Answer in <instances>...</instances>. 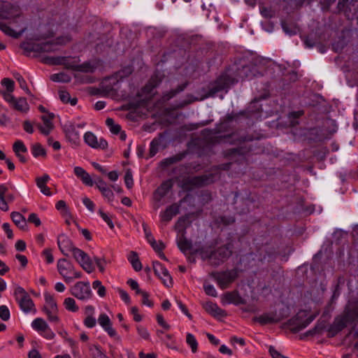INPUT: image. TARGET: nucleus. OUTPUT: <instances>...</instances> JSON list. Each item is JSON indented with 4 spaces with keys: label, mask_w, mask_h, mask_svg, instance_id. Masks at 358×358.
<instances>
[{
    "label": "nucleus",
    "mask_w": 358,
    "mask_h": 358,
    "mask_svg": "<svg viewBox=\"0 0 358 358\" xmlns=\"http://www.w3.org/2000/svg\"><path fill=\"white\" fill-rule=\"evenodd\" d=\"M161 83V80L157 76H152L148 84L143 89V92L146 94L152 93V90L157 87Z\"/></svg>",
    "instance_id": "35"
},
{
    "label": "nucleus",
    "mask_w": 358,
    "mask_h": 358,
    "mask_svg": "<svg viewBox=\"0 0 358 358\" xmlns=\"http://www.w3.org/2000/svg\"><path fill=\"white\" fill-rule=\"evenodd\" d=\"M172 180H167L164 181L160 186L155 190L154 193V197L157 201H160L164 196H165L169 190L173 187Z\"/></svg>",
    "instance_id": "20"
},
{
    "label": "nucleus",
    "mask_w": 358,
    "mask_h": 358,
    "mask_svg": "<svg viewBox=\"0 0 358 358\" xmlns=\"http://www.w3.org/2000/svg\"><path fill=\"white\" fill-rule=\"evenodd\" d=\"M21 15L20 8L8 1H2L0 5V17L11 20L19 17Z\"/></svg>",
    "instance_id": "8"
},
{
    "label": "nucleus",
    "mask_w": 358,
    "mask_h": 358,
    "mask_svg": "<svg viewBox=\"0 0 358 358\" xmlns=\"http://www.w3.org/2000/svg\"><path fill=\"white\" fill-rule=\"evenodd\" d=\"M350 30L348 29H343L341 31L340 39L333 44L334 49L336 52L341 50L346 45L348 42L347 38L350 37Z\"/></svg>",
    "instance_id": "26"
},
{
    "label": "nucleus",
    "mask_w": 358,
    "mask_h": 358,
    "mask_svg": "<svg viewBox=\"0 0 358 358\" xmlns=\"http://www.w3.org/2000/svg\"><path fill=\"white\" fill-rule=\"evenodd\" d=\"M133 71V69L130 66H127L120 70L117 72V77L122 79L123 78H126L131 74Z\"/></svg>",
    "instance_id": "54"
},
{
    "label": "nucleus",
    "mask_w": 358,
    "mask_h": 358,
    "mask_svg": "<svg viewBox=\"0 0 358 358\" xmlns=\"http://www.w3.org/2000/svg\"><path fill=\"white\" fill-rule=\"evenodd\" d=\"M227 137L229 138H232V141L231 142V143L238 144V145H241V144L246 143V142L252 141L253 140L252 136H249V135H241V136H237L236 135L233 134V135L228 136Z\"/></svg>",
    "instance_id": "40"
},
{
    "label": "nucleus",
    "mask_w": 358,
    "mask_h": 358,
    "mask_svg": "<svg viewBox=\"0 0 358 358\" xmlns=\"http://www.w3.org/2000/svg\"><path fill=\"white\" fill-rule=\"evenodd\" d=\"M98 322L110 336L114 337L116 336V331L112 327L110 320L106 314H101L98 318Z\"/></svg>",
    "instance_id": "21"
},
{
    "label": "nucleus",
    "mask_w": 358,
    "mask_h": 358,
    "mask_svg": "<svg viewBox=\"0 0 358 358\" xmlns=\"http://www.w3.org/2000/svg\"><path fill=\"white\" fill-rule=\"evenodd\" d=\"M51 80L54 82L69 83L71 77L65 73H55L50 76Z\"/></svg>",
    "instance_id": "44"
},
{
    "label": "nucleus",
    "mask_w": 358,
    "mask_h": 358,
    "mask_svg": "<svg viewBox=\"0 0 358 358\" xmlns=\"http://www.w3.org/2000/svg\"><path fill=\"white\" fill-rule=\"evenodd\" d=\"M102 195L106 197L109 202H112L114 198V194L111 189L108 187H106L105 189L101 191Z\"/></svg>",
    "instance_id": "63"
},
{
    "label": "nucleus",
    "mask_w": 358,
    "mask_h": 358,
    "mask_svg": "<svg viewBox=\"0 0 358 358\" xmlns=\"http://www.w3.org/2000/svg\"><path fill=\"white\" fill-rule=\"evenodd\" d=\"M49 180L50 177L48 174H44L42 177L36 178L38 187L41 189V192L46 196H50L52 194L50 188L46 185Z\"/></svg>",
    "instance_id": "25"
},
{
    "label": "nucleus",
    "mask_w": 358,
    "mask_h": 358,
    "mask_svg": "<svg viewBox=\"0 0 358 358\" xmlns=\"http://www.w3.org/2000/svg\"><path fill=\"white\" fill-rule=\"evenodd\" d=\"M274 315L275 316V319H278V322L282 321V320L287 318L289 315V309L288 307H282L279 310V311H274Z\"/></svg>",
    "instance_id": "47"
},
{
    "label": "nucleus",
    "mask_w": 358,
    "mask_h": 358,
    "mask_svg": "<svg viewBox=\"0 0 358 358\" xmlns=\"http://www.w3.org/2000/svg\"><path fill=\"white\" fill-rule=\"evenodd\" d=\"M0 29L6 35L12 36L15 38H17L21 35V33L15 32L9 26L3 22H0Z\"/></svg>",
    "instance_id": "46"
},
{
    "label": "nucleus",
    "mask_w": 358,
    "mask_h": 358,
    "mask_svg": "<svg viewBox=\"0 0 358 358\" xmlns=\"http://www.w3.org/2000/svg\"><path fill=\"white\" fill-rule=\"evenodd\" d=\"M262 63V59L260 58H253L248 64L243 65L241 69H237V76L241 79H252L258 76H262L264 70Z\"/></svg>",
    "instance_id": "2"
},
{
    "label": "nucleus",
    "mask_w": 358,
    "mask_h": 358,
    "mask_svg": "<svg viewBox=\"0 0 358 358\" xmlns=\"http://www.w3.org/2000/svg\"><path fill=\"white\" fill-rule=\"evenodd\" d=\"M17 302L22 310L24 313L36 312L35 305L29 296L20 298Z\"/></svg>",
    "instance_id": "28"
},
{
    "label": "nucleus",
    "mask_w": 358,
    "mask_h": 358,
    "mask_svg": "<svg viewBox=\"0 0 358 358\" xmlns=\"http://www.w3.org/2000/svg\"><path fill=\"white\" fill-rule=\"evenodd\" d=\"M92 287L94 289H97V293L101 297H103L106 296V287L102 285L101 282L99 280H95L92 283Z\"/></svg>",
    "instance_id": "52"
},
{
    "label": "nucleus",
    "mask_w": 358,
    "mask_h": 358,
    "mask_svg": "<svg viewBox=\"0 0 358 358\" xmlns=\"http://www.w3.org/2000/svg\"><path fill=\"white\" fill-rule=\"evenodd\" d=\"M128 259L136 271H139L142 269V264L140 262L138 254L136 252L131 251L129 254Z\"/></svg>",
    "instance_id": "38"
},
{
    "label": "nucleus",
    "mask_w": 358,
    "mask_h": 358,
    "mask_svg": "<svg viewBox=\"0 0 358 358\" xmlns=\"http://www.w3.org/2000/svg\"><path fill=\"white\" fill-rule=\"evenodd\" d=\"M14 296L16 301H18L20 298H24L29 295L23 287L17 286L14 290Z\"/></svg>",
    "instance_id": "53"
},
{
    "label": "nucleus",
    "mask_w": 358,
    "mask_h": 358,
    "mask_svg": "<svg viewBox=\"0 0 358 358\" xmlns=\"http://www.w3.org/2000/svg\"><path fill=\"white\" fill-rule=\"evenodd\" d=\"M233 244L226 243L213 250L211 247L203 246L194 250V253H199L203 261L213 266L217 267L225 262L233 253Z\"/></svg>",
    "instance_id": "1"
},
{
    "label": "nucleus",
    "mask_w": 358,
    "mask_h": 358,
    "mask_svg": "<svg viewBox=\"0 0 358 358\" xmlns=\"http://www.w3.org/2000/svg\"><path fill=\"white\" fill-rule=\"evenodd\" d=\"M150 243L152 248L157 252H161L165 248V245L162 241H159L158 243L155 240L154 238H152L150 240Z\"/></svg>",
    "instance_id": "56"
},
{
    "label": "nucleus",
    "mask_w": 358,
    "mask_h": 358,
    "mask_svg": "<svg viewBox=\"0 0 358 358\" xmlns=\"http://www.w3.org/2000/svg\"><path fill=\"white\" fill-rule=\"evenodd\" d=\"M20 48L24 51V55L29 56L32 52H43L51 51V43L47 42L41 44L31 43L29 42H23L20 45Z\"/></svg>",
    "instance_id": "10"
},
{
    "label": "nucleus",
    "mask_w": 358,
    "mask_h": 358,
    "mask_svg": "<svg viewBox=\"0 0 358 358\" xmlns=\"http://www.w3.org/2000/svg\"><path fill=\"white\" fill-rule=\"evenodd\" d=\"M106 124L108 127L110 131L113 134H117L121 131V127L118 124H115L114 120L110 117H108L106 120Z\"/></svg>",
    "instance_id": "45"
},
{
    "label": "nucleus",
    "mask_w": 358,
    "mask_h": 358,
    "mask_svg": "<svg viewBox=\"0 0 358 358\" xmlns=\"http://www.w3.org/2000/svg\"><path fill=\"white\" fill-rule=\"evenodd\" d=\"M260 13L265 18H271L274 16L275 12L271 8L265 6L260 8Z\"/></svg>",
    "instance_id": "57"
},
{
    "label": "nucleus",
    "mask_w": 358,
    "mask_h": 358,
    "mask_svg": "<svg viewBox=\"0 0 358 358\" xmlns=\"http://www.w3.org/2000/svg\"><path fill=\"white\" fill-rule=\"evenodd\" d=\"M73 296L80 300H86L91 297L92 292L89 282H78L71 289Z\"/></svg>",
    "instance_id": "9"
},
{
    "label": "nucleus",
    "mask_w": 358,
    "mask_h": 358,
    "mask_svg": "<svg viewBox=\"0 0 358 358\" xmlns=\"http://www.w3.org/2000/svg\"><path fill=\"white\" fill-rule=\"evenodd\" d=\"M189 216V215H185V216L179 217L175 225L176 229L179 231H185V229L191 224Z\"/></svg>",
    "instance_id": "36"
},
{
    "label": "nucleus",
    "mask_w": 358,
    "mask_h": 358,
    "mask_svg": "<svg viewBox=\"0 0 358 358\" xmlns=\"http://www.w3.org/2000/svg\"><path fill=\"white\" fill-rule=\"evenodd\" d=\"M164 134H159L157 138H155L150 143L149 155L150 157H154L158 152L159 147L161 145L162 140L164 138Z\"/></svg>",
    "instance_id": "31"
},
{
    "label": "nucleus",
    "mask_w": 358,
    "mask_h": 358,
    "mask_svg": "<svg viewBox=\"0 0 358 358\" xmlns=\"http://www.w3.org/2000/svg\"><path fill=\"white\" fill-rule=\"evenodd\" d=\"M43 310L47 314L48 320L50 322H59V317L57 316L56 313H53L52 310L48 309V306H43Z\"/></svg>",
    "instance_id": "61"
},
{
    "label": "nucleus",
    "mask_w": 358,
    "mask_h": 358,
    "mask_svg": "<svg viewBox=\"0 0 358 358\" xmlns=\"http://www.w3.org/2000/svg\"><path fill=\"white\" fill-rule=\"evenodd\" d=\"M224 299L229 303L235 305L244 304L245 300L237 292H227L224 295Z\"/></svg>",
    "instance_id": "30"
},
{
    "label": "nucleus",
    "mask_w": 358,
    "mask_h": 358,
    "mask_svg": "<svg viewBox=\"0 0 358 358\" xmlns=\"http://www.w3.org/2000/svg\"><path fill=\"white\" fill-rule=\"evenodd\" d=\"M10 217L15 224L22 230H26L27 227V220L25 217L18 212H13Z\"/></svg>",
    "instance_id": "29"
},
{
    "label": "nucleus",
    "mask_w": 358,
    "mask_h": 358,
    "mask_svg": "<svg viewBox=\"0 0 358 358\" xmlns=\"http://www.w3.org/2000/svg\"><path fill=\"white\" fill-rule=\"evenodd\" d=\"M180 203H174L166 208L161 214V220L162 222H169L173 216L180 213Z\"/></svg>",
    "instance_id": "18"
},
{
    "label": "nucleus",
    "mask_w": 358,
    "mask_h": 358,
    "mask_svg": "<svg viewBox=\"0 0 358 358\" xmlns=\"http://www.w3.org/2000/svg\"><path fill=\"white\" fill-rule=\"evenodd\" d=\"M13 150L15 153H26L27 152V148L24 145V143L20 140L16 141L13 145Z\"/></svg>",
    "instance_id": "51"
},
{
    "label": "nucleus",
    "mask_w": 358,
    "mask_h": 358,
    "mask_svg": "<svg viewBox=\"0 0 358 358\" xmlns=\"http://www.w3.org/2000/svg\"><path fill=\"white\" fill-rule=\"evenodd\" d=\"M350 322H348L345 316L343 315V316L341 318H337L333 325L331 327L330 330L334 331L335 333H338L341 331H342L345 327H346L348 324H350Z\"/></svg>",
    "instance_id": "32"
},
{
    "label": "nucleus",
    "mask_w": 358,
    "mask_h": 358,
    "mask_svg": "<svg viewBox=\"0 0 358 358\" xmlns=\"http://www.w3.org/2000/svg\"><path fill=\"white\" fill-rule=\"evenodd\" d=\"M45 300L46 303V306H48V309L51 310L53 313H57V303L55 301L53 296L50 294H45Z\"/></svg>",
    "instance_id": "43"
},
{
    "label": "nucleus",
    "mask_w": 358,
    "mask_h": 358,
    "mask_svg": "<svg viewBox=\"0 0 358 358\" xmlns=\"http://www.w3.org/2000/svg\"><path fill=\"white\" fill-rule=\"evenodd\" d=\"M252 150L250 145H241L238 148L226 150L223 152V156L228 159L236 160V157L244 156Z\"/></svg>",
    "instance_id": "12"
},
{
    "label": "nucleus",
    "mask_w": 358,
    "mask_h": 358,
    "mask_svg": "<svg viewBox=\"0 0 358 358\" xmlns=\"http://www.w3.org/2000/svg\"><path fill=\"white\" fill-rule=\"evenodd\" d=\"M229 84V78L227 76H222L217 79L213 86L208 91V96H214L217 92H220L227 87Z\"/></svg>",
    "instance_id": "15"
},
{
    "label": "nucleus",
    "mask_w": 358,
    "mask_h": 358,
    "mask_svg": "<svg viewBox=\"0 0 358 358\" xmlns=\"http://www.w3.org/2000/svg\"><path fill=\"white\" fill-rule=\"evenodd\" d=\"M187 85V83L179 85L176 89L171 90V91L165 93L163 96V99L165 101H169L175 96L177 94L182 92L186 88Z\"/></svg>",
    "instance_id": "39"
},
{
    "label": "nucleus",
    "mask_w": 358,
    "mask_h": 358,
    "mask_svg": "<svg viewBox=\"0 0 358 358\" xmlns=\"http://www.w3.org/2000/svg\"><path fill=\"white\" fill-rule=\"evenodd\" d=\"M252 321L254 322H259L261 325L278 323V319H275L273 312L266 313L259 316L254 317Z\"/></svg>",
    "instance_id": "22"
},
{
    "label": "nucleus",
    "mask_w": 358,
    "mask_h": 358,
    "mask_svg": "<svg viewBox=\"0 0 358 358\" xmlns=\"http://www.w3.org/2000/svg\"><path fill=\"white\" fill-rule=\"evenodd\" d=\"M178 246L179 249L183 252L186 253L187 251L189 250L192 247V243L191 241H189L185 236L182 234L181 237L178 240Z\"/></svg>",
    "instance_id": "37"
},
{
    "label": "nucleus",
    "mask_w": 358,
    "mask_h": 358,
    "mask_svg": "<svg viewBox=\"0 0 358 358\" xmlns=\"http://www.w3.org/2000/svg\"><path fill=\"white\" fill-rule=\"evenodd\" d=\"M314 316H307L305 311H299L294 317L289 319L285 325L287 326L292 333H297L305 329L314 320Z\"/></svg>",
    "instance_id": "4"
},
{
    "label": "nucleus",
    "mask_w": 358,
    "mask_h": 358,
    "mask_svg": "<svg viewBox=\"0 0 358 358\" xmlns=\"http://www.w3.org/2000/svg\"><path fill=\"white\" fill-rule=\"evenodd\" d=\"M324 329V327L322 326V325H315L314 328L307 331L305 334H304V336H315L316 334H321L322 330Z\"/></svg>",
    "instance_id": "59"
},
{
    "label": "nucleus",
    "mask_w": 358,
    "mask_h": 358,
    "mask_svg": "<svg viewBox=\"0 0 358 358\" xmlns=\"http://www.w3.org/2000/svg\"><path fill=\"white\" fill-rule=\"evenodd\" d=\"M237 116V114L235 113L227 114L224 119L215 127L216 132L222 133L227 131L229 128V123L236 119Z\"/></svg>",
    "instance_id": "27"
},
{
    "label": "nucleus",
    "mask_w": 358,
    "mask_h": 358,
    "mask_svg": "<svg viewBox=\"0 0 358 358\" xmlns=\"http://www.w3.org/2000/svg\"><path fill=\"white\" fill-rule=\"evenodd\" d=\"M57 245L62 253L65 256H69V252H71L75 247L71 240L64 234L58 237Z\"/></svg>",
    "instance_id": "14"
},
{
    "label": "nucleus",
    "mask_w": 358,
    "mask_h": 358,
    "mask_svg": "<svg viewBox=\"0 0 358 358\" xmlns=\"http://www.w3.org/2000/svg\"><path fill=\"white\" fill-rule=\"evenodd\" d=\"M124 182L128 189H131L134 185L133 176L131 169H127L124 176Z\"/></svg>",
    "instance_id": "55"
},
{
    "label": "nucleus",
    "mask_w": 358,
    "mask_h": 358,
    "mask_svg": "<svg viewBox=\"0 0 358 358\" xmlns=\"http://www.w3.org/2000/svg\"><path fill=\"white\" fill-rule=\"evenodd\" d=\"M94 262L96 263L99 270L101 273H103L105 271L104 265L107 264V262L105 258H99L95 257L94 258Z\"/></svg>",
    "instance_id": "62"
},
{
    "label": "nucleus",
    "mask_w": 358,
    "mask_h": 358,
    "mask_svg": "<svg viewBox=\"0 0 358 358\" xmlns=\"http://www.w3.org/2000/svg\"><path fill=\"white\" fill-rule=\"evenodd\" d=\"M85 143L93 148L105 150L108 147L107 141L103 138L97 139L92 132H87L84 136Z\"/></svg>",
    "instance_id": "13"
},
{
    "label": "nucleus",
    "mask_w": 358,
    "mask_h": 358,
    "mask_svg": "<svg viewBox=\"0 0 358 358\" xmlns=\"http://www.w3.org/2000/svg\"><path fill=\"white\" fill-rule=\"evenodd\" d=\"M77 262L87 273H91L94 271V266L90 260V258L87 253L85 254V256H82L81 258L77 261Z\"/></svg>",
    "instance_id": "34"
},
{
    "label": "nucleus",
    "mask_w": 358,
    "mask_h": 358,
    "mask_svg": "<svg viewBox=\"0 0 358 358\" xmlns=\"http://www.w3.org/2000/svg\"><path fill=\"white\" fill-rule=\"evenodd\" d=\"M187 151L179 152L173 156L163 159L160 162V165L162 168H166L173 164L182 161L187 156Z\"/></svg>",
    "instance_id": "23"
},
{
    "label": "nucleus",
    "mask_w": 358,
    "mask_h": 358,
    "mask_svg": "<svg viewBox=\"0 0 358 358\" xmlns=\"http://www.w3.org/2000/svg\"><path fill=\"white\" fill-rule=\"evenodd\" d=\"M59 273L66 283L71 282L74 279L80 278L82 273L76 271L73 264L65 258L59 259L57 264Z\"/></svg>",
    "instance_id": "3"
},
{
    "label": "nucleus",
    "mask_w": 358,
    "mask_h": 358,
    "mask_svg": "<svg viewBox=\"0 0 358 358\" xmlns=\"http://www.w3.org/2000/svg\"><path fill=\"white\" fill-rule=\"evenodd\" d=\"M31 152L34 157H46L45 149L38 143H34L31 146Z\"/></svg>",
    "instance_id": "42"
},
{
    "label": "nucleus",
    "mask_w": 358,
    "mask_h": 358,
    "mask_svg": "<svg viewBox=\"0 0 358 358\" xmlns=\"http://www.w3.org/2000/svg\"><path fill=\"white\" fill-rule=\"evenodd\" d=\"M211 275L216 280L219 287L224 289L236 279L238 274L236 270H230L222 272H214L211 273Z\"/></svg>",
    "instance_id": "6"
},
{
    "label": "nucleus",
    "mask_w": 358,
    "mask_h": 358,
    "mask_svg": "<svg viewBox=\"0 0 358 358\" xmlns=\"http://www.w3.org/2000/svg\"><path fill=\"white\" fill-rule=\"evenodd\" d=\"M68 69L76 71H80V72H85V73H93L96 69V66L92 64L90 62H84L82 64H70L67 66Z\"/></svg>",
    "instance_id": "24"
},
{
    "label": "nucleus",
    "mask_w": 358,
    "mask_h": 358,
    "mask_svg": "<svg viewBox=\"0 0 358 358\" xmlns=\"http://www.w3.org/2000/svg\"><path fill=\"white\" fill-rule=\"evenodd\" d=\"M15 78L17 79V80L18 81L19 84H20V87L25 90L26 92L29 94V95H31V92L29 91L28 87H27V83L25 81V80L22 78V76H20V74H17L15 76Z\"/></svg>",
    "instance_id": "60"
},
{
    "label": "nucleus",
    "mask_w": 358,
    "mask_h": 358,
    "mask_svg": "<svg viewBox=\"0 0 358 358\" xmlns=\"http://www.w3.org/2000/svg\"><path fill=\"white\" fill-rule=\"evenodd\" d=\"M1 94L13 109L22 113H27L29 111V106L25 98H15L13 94L6 92H1Z\"/></svg>",
    "instance_id": "7"
},
{
    "label": "nucleus",
    "mask_w": 358,
    "mask_h": 358,
    "mask_svg": "<svg viewBox=\"0 0 358 358\" xmlns=\"http://www.w3.org/2000/svg\"><path fill=\"white\" fill-rule=\"evenodd\" d=\"M186 342L190 346L192 352L195 353L197 351L198 343L194 335L188 333L186 336Z\"/></svg>",
    "instance_id": "48"
},
{
    "label": "nucleus",
    "mask_w": 358,
    "mask_h": 358,
    "mask_svg": "<svg viewBox=\"0 0 358 358\" xmlns=\"http://www.w3.org/2000/svg\"><path fill=\"white\" fill-rule=\"evenodd\" d=\"M27 221L31 223H34L36 227H38L41 224V222L40 218L36 213H31Z\"/></svg>",
    "instance_id": "64"
},
{
    "label": "nucleus",
    "mask_w": 358,
    "mask_h": 358,
    "mask_svg": "<svg viewBox=\"0 0 358 358\" xmlns=\"http://www.w3.org/2000/svg\"><path fill=\"white\" fill-rule=\"evenodd\" d=\"M0 318L3 321H8L10 319V311L6 306H0Z\"/></svg>",
    "instance_id": "58"
},
{
    "label": "nucleus",
    "mask_w": 358,
    "mask_h": 358,
    "mask_svg": "<svg viewBox=\"0 0 358 358\" xmlns=\"http://www.w3.org/2000/svg\"><path fill=\"white\" fill-rule=\"evenodd\" d=\"M1 83L3 86L6 87V92H5L12 94V92L14 91L15 88L14 81L10 78H5L2 79Z\"/></svg>",
    "instance_id": "49"
},
{
    "label": "nucleus",
    "mask_w": 358,
    "mask_h": 358,
    "mask_svg": "<svg viewBox=\"0 0 358 358\" xmlns=\"http://www.w3.org/2000/svg\"><path fill=\"white\" fill-rule=\"evenodd\" d=\"M31 327L36 331H45L48 330V325L46 322L42 318L35 319L32 323Z\"/></svg>",
    "instance_id": "41"
},
{
    "label": "nucleus",
    "mask_w": 358,
    "mask_h": 358,
    "mask_svg": "<svg viewBox=\"0 0 358 358\" xmlns=\"http://www.w3.org/2000/svg\"><path fill=\"white\" fill-rule=\"evenodd\" d=\"M66 59L67 57H45L43 59V62L50 65L64 64L67 67L69 63L66 62Z\"/></svg>",
    "instance_id": "33"
},
{
    "label": "nucleus",
    "mask_w": 358,
    "mask_h": 358,
    "mask_svg": "<svg viewBox=\"0 0 358 358\" xmlns=\"http://www.w3.org/2000/svg\"><path fill=\"white\" fill-rule=\"evenodd\" d=\"M153 270L156 275L162 280L164 285L168 287L173 285V280L168 270L159 262H153Z\"/></svg>",
    "instance_id": "11"
},
{
    "label": "nucleus",
    "mask_w": 358,
    "mask_h": 358,
    "mask_svg": "<svg viewBox=\"0 0 358 358\" xmlns=\"http://www.w3.org/2000/svg\"><path fill=\"white\" fill-rule=\"evenodd\" d=\"M255 199L252 196L250 192L245 193V196H240L235 192L234 205L236 210L239 214H246L250 212V206L254 204Z\"/></svg>",
    "instance_id": "5"
},
{
    "label": "nucleus",
    "mask_w": 358,
    "mask_h": 358,
    "mask_svg": "<svg viewBox=\"0 0 358 358\" xmlns=\"http://www.w3.org/2000/svg\"><path fill=\"white\" fill-rule=\"evenodd\" d=\"M205 310L214 317H223L227 316V313L224 310L220 308L216 303L211 301H208L203 304Z\"/></svg>",
    "instance_id": "16"
},
{
    "label": "nucleus",
    "mask_w": 358,
    "mask_h": 358,
    "mask_svg": "<svg viewBox=\"0 0 358 358\" xmlns=\"http://www.w3.org/2000/svg\"><path fill=\"white\" fill-rule=\"evenodd\" d=\"M64 305L66 310L71 312H76L78 310V307L76 304V301L72 298H66L64 300Z\"/></svg>",
    "instance_id": "50"
},
{
    "label": "nucleus",
    "mask_w": 358,
    "mask_h": 358,
    "mask_svg": "<svg viewBox=\"0 0 358 358\" xmlns=\"http://www.w3.org/2000/svg\"><path fill=\"white\" fill-rule=\"evenodd\" d=\"M344 315L350 323L358 319V301H354L346 306Z\"/></svg>",
    "instance_id": "19"
},
{
    "label": "nucleus",
    "mask_w": 358,
    "mask_h": 358,
    "mask_svg": "<svg viewBox=\"0 0 358 358\" xmlns=\"http://www.w3.org/2000/svg\"><path fill=\"white\" fill-rule=\"evenodd\" d=\"M214 175L212 173L194 176L189 179L191 185L201 187L213 182Z\"/></svg>",
    "instance_id": "17"
}]
</instances>
